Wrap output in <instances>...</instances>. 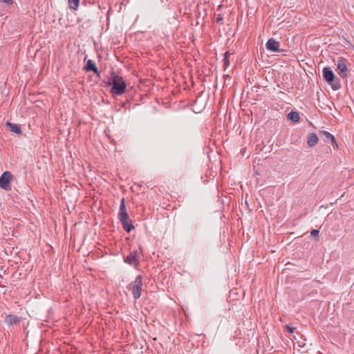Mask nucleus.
<instances>
[{
    "label": "nucleus",
    "mask_w": 354,
    "mask_h": 354,
    "mask_svg": "<svg viewBox=\"0 0 354 354\" xmlns=\"http://www.w3.org/2000/svg\"><path fill=\"white\" fill-rule=\"evenodd\" d=\"M118 219L120 220L123 229L126 232H130L133 229H134V226L132 225L131 221L130 220L129 216L127 212L125 200L124 198H122L120 202Z\"/></svg>",
    "instance_id": "2"
},
{
    "label": "nucleus",
    "mask_w": 354,
    "mask_h": 354,
    "mask_svg": "<svg viewBox=\"0 0 354 354\" xmlns=\"http://www.w3.org/2000/svg\"><path fill=\"white\" fill-rule=\"evenodd\" d=\"M12 179V175L10 171H4L0 176V188L8 191L10 190V183Z\"/></svg>",
    "instance_id": "5"
},
{
    "label": "nucleus",
    "mask_w": 354,
    "mask_h": 354,
    "mask_svg": "<svg viewBox=\"0 0 354 354\" xmlns=\"http://www.w3.org/2000/svg\"><path fill=\"white\" fill-rule=\"evenodd\" d=\"M295 328L290 326V325L286 326V330L288 333L292 334L294 332Z\"/></svg>",
    "instance_id": "20"
},
{
    "label": "nucleus",
    "mask_w": 354,
    "mask_h": 354,
    "mask_svg": "<svg viewBox=\"0 0 354 354\" xmlns=\"http://www.w3.org/2000/svg\"><path fill=\"white\" fill-rule=\"evenodd\" d=\"M69 8L76 10L79 7L80 0H68Z\"/></svg>",
    "instance_id": "16"
},
{
    "label": "nucleus",
    "mask_w": 354,
    "mask_h": 354,
    "mask_svg": "<svg viewBox=\"0 0 354 354\" xmlns=\"http://www.w3.org/2000/svg\"><path fill=\"white\" fill-rule=\"evenodd\" d=\"M287 118L294 122H299L300 119L299 113L296 111H290L287 115Z\"/></svg>",
    "instance_id": "15"
},
{
    "label": "nucleus",
    "mask_w": 354,
    "mask_h": 354,
    "mask_svg": "<svg viewBox=\"0 0 354 354\" xmlns=\"http://www.w3.org/2000/svg\"><path fill=\"white\" fill-rule=\"evenodd\" d=\"M139 254L140 252L138 250L131 252L130 254L124 258V262L135 267L138 266L140 261V256Z\"/></svg>",
    "instance_id": "6"
},
{
    "label": "nucleus",
    "mask_w": 354,
    "mask_h": 354,
    "mask_svg": "<svg viewBox=\"0 0 354 354\" xmlns=\"http://www.w3.org/2000/svg\"><path fill=\"white\" fill-rule=\"evenodd\" d=\"M318 142V137L315 133H310L308 136V145L310 147H314Z\"/></svg>",
    "instance_id": "13"
},
{
    "label": "nucleus",
    "mask_w": 354,
    "mask_h": 354,
    "mask_svg": "<svg viewBox=\"0 0 354 354\" xmlns=\"http://www.w3.org/2000/svg\"><path fill=\"white\" fill-rule=\"evenodd\" d=\"M220 21H221V15L220 14H218V17H217V19H216V22L219 23Z\"/></svg>",
    "instance_id": "22"
},
{
    "label": "nucleus",
    "mask_w": 354,
    "mask_h": 354,
    "mask_svg": "<svg viewBox=\"0 0 354 354\" xmlns=\"http://www.w3.org/2000/svg\"><path fill=\"white\" fill-rule=\"evenodd\" d=\"M324 79L331 86L333 90H338L341 88L339 79L334 75L330 67H325L322 71Z\"/></svg>",
    "instance_id": "3"
},
{
    "label": "nucleus",
    "mask_w": 354,
    "mask_h": 354,
    "mask_svg": "<svg viewBox=\"0 0 354 354\" xmlns=\"http://www.w3.org/2000/svg\"><path fill=\"white\" fill-rule=\"evenodd\" d=\"M84 69L85 71H93L97 76L100 75V71L98 68L96 67L95 63L91 59H88L86 62V64L84 67Z\"/></svg>",
    "instance_id": "10"
},
{
    "label": "nucleus",
    "mask_w": 354,
    "mask_h": 354,
    "mask_svg": "<svg viewBox=\"0 0 354 354\" xmlns=\"http://www.w3.org/2000/svg\"><path fill=\"white\" fill-rule=\"evenodd\" d=\"M221 8V4H220V5L218 6L217 10H220Z\"/></svg>",
    "instance_id": "23"
},
{
    "label": "nucleus",
    "mask_w": 354,
    "mask_h": 354,
    "mask_svg": "<svg viewBox=\"0 0 354 354\" xmlns=\"http://www.w3.org/2000/svg\"><path fill=\"white\" fill-rule=\"evenodd\" d=\"M6 125L9 127L10 131L17 135H21L22 133L21 127L18 124L11 123L10 122L8 121L6 122Z\"/></svg>",
    "instance_id": "12"
},
{
    "label": "nucleus",
    "mask_w": 354,
    "mask_h": 354,
    "mask_svg": "<svg viewBox=\"0 0 354 354\" xmlns=\"http://www.w3.org/2000/svg\"><path fill=\"white\" fill-rule=\"evenodd\" d=\"M142 286V277L141 275L137 276L136 279L129 284V289L131 290L135 299L140 297Z\"/></svg>",
    "instance_id": "4"
},
{
    "label": "nucleus",
    "mask_w": 354,
    "mask_h": 354,
    "mask_svg": "<svg viewBox=\"0 0 354 354\" xmlns=\"http://www.w3.org/2000/svg\"><path fill=\"white\" fill-rule=\"evenodd\" d=\"M231 55H233V53H230L229 51L225 52L224 54V58L223 59V61L224 62V65L225 67H227L230 64V59Z\"/></svg>",
    "instance_id": "17"
},
{
    "label": "nucleus",
    "mask_w": 354,
    "mask_h": 354,
    "mask_svg": "<svg viewBox=\"0 0 354 354\" xmlns=\"http://www.w3.org/2000/svg\"><path fill=\"white\" fill-rule=\"evenodd\" d=\"M279 42L270 38L266 44V48L271 52H280L281 50L279 48Z\"/></svg>",
    "instance_id": "8"
},
{
    "label": "nucleus",
    "mask_w": 354,
    "mask_h": 354,
    "mask_svg": "<svg viewBox=\"0 0 354 354\" xmlns=\"http://www.w3.org/2000/svg\"><path fill=\"white\" fill-rule=\"evenodd\" d=\"M5 322L8 325H16L20 322V318L15 315L6 316Z\"/></svg>",
    "instance_id": "11"
},
{
    "label": "nucleus",
    "mask_w": 354,
    "mask_h": 354,
    "mask_svg": "<svg viewBox=\"0 0 354 354\" xmlns=\"http://www.w3.org/2000/svg\"><path fill=\"white\" fill-rule=\"evenodd\" d=\"M1 1L7 4H12L13 3V0H1Z\"/></svg>",
    "instance_id": "21"
},
{
    "label": "nucleus",
    "mask_w": 354,
    "mask_h": 354,
    "mask_svg": "<svg viewBox=\"0 0 354 354\" xmlns=\"http://www.w3.org/2000/svg\"><path fill=\"white\" fill-rule=\"evenodd\" d=\"M107 85L111 86L110 93L113 95H121L126 92L127 84L122 77L113 70L111 73Z\"/></svg>",
    "instance_id": "1"
},
{
    "label": "nucleus",
    "mask_w": 354,
    "mask_h": 354,
    "mask_svg": "<svg viewBox=\"0 0 354 354\" xmlns=\"http://www.w3.org/2000/svg\"><path fill=\"white\" fill-rule=\"evenodd\" d=\"M210 143H212V145H214L215 147L216 152L218 154H221V141L220 140V138H219L218 139L210 138Z\"/></svg>",
    "instance_id": "14"
},
{
    "label": "nucleus",
    "mask_w": 354,
    "mask_h": 354,
    "mask_svg": "<svg viewBox=\"0 0 354 354\" xmlns=\"http://www.w3.org/2000/svg\"><path fill=\"white\" fill-rule=\"evenodd\" d=\"M319 231L318 230H313L310 232V235L313 237H317L319 236Z\"/></svg>",
    "instance_id": "19"
},
{
    "label": "nucleus",
    "mask_w": 354,
    "mask_h": 354,
    "mask_svg": "<svg viewBox=\"0 0 354 354\" xmlns=\"http://www.w3.org/2000/svg\"><path fill=\"white\" fill-rule=\"evenodd\" d=\"M319 137L326 142L336 144L335 137L329 132L323 131L319 132Z\"/></svg>",
    "instance_id": "9"
},
{
    "label": "nucleus",
    "mask_w": 354,
    "mask_h": 354,
    "mask_svg": "<svg viewBox=\"0 0 354 354\" xmlns=\"http://www.w3.org/2000/svg\"><path fill=\"white\" fill-rule=\"evenodd\" d=\"M346 63L347 60L345 58L342 57H338L337 64L338 74L342 78H345L347 76L346 71L348 68Z\"/></svg>",
    "instance_id": "7"
},
{
    "label": "nucleus",
    "mask_w": 354,
    "mask_h": 354,
    "mask_svg": "<svg viewBox=\"0 0 354 354\" xmlns=\"http://www.w3.org/2000/svg\"><path fill=\"white\" fill-rule=\"evenodd\" d=\"M232 84V82L231 78L228 75H226V78L225 80L224 84H225L226 86H228V85H231Z\"/></svg>",
    "instance_id": "18"
}]
</instances>
